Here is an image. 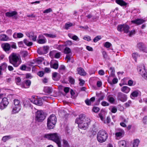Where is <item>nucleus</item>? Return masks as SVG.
I'll use <instances>...</instances> for the list:
<instances>
[{
    "mask_svg": "<svg viewBox=\"0 0 147 147\" xmlns=\"http://www.w3.org/2000/svg\"><path fill=\"white\" fill-rule=\"evenodd\" d=\"M75 123L78 124V127L80 129L85 130L88 128V123L86 120L84 114H80L79 117L76 119Z\"/></svg>",
    "mask_w": 147,
    "mask_h": 147,
    "instance_id": "f257e3e1",
    "label": "nucleus"
},
{
    "mask_svg": "<svg viewBox=\"0 0 147 147\" xmlns=\"http://www.w3.org/2000/svg\"><path fill=\"white\" fill-rule=\"evenodd\" d=\"M9 62L15 67H17L21 63L20 56L18 54L12 53L9 56Z\"/></svg>",
    "mask_w": 147,
    "mask_h": 147,
    "instance_id": "f03ea898",
    "label": "nucleus"
},
{
    "mask_svg": "<svg viewBox=\"0 0 147 147\" xmlns=\"http://www.w3.org/2000/svg\"><path fill=\"white\" fill-rule=\"evenodd\" d=\"M45 137L55 142L58 147H61V139L60 135L57 133L49 134L45 135Z\"/></svg>",
    "mask_w": 147,
    "mask_h": 147,
    "instance_id": "7ed1b4c3",
    "label": "nucleus"
},
{
    "mask_svg": "<svg viewBox=\"0 0 147 147\" xmlns=\"http://www.w3.org/2000/svg\"><path fill=\"white\" fill-rule=\"evenodd\" d=\"M57 121V118L55 116L52 115L50 116L47 120V126L49 129H53L55 127Z\"/></svg>",
    "mask_w": 147,
    "mask_h": 147,
    "instance_id": "20e7f679",
    "label": "nucleus"
},
{
    "mask_svg": "<svg viewBox=\"0 0 147 147\" xmlns=\"http://www.w3.org/2000/svg\"><path fill=\"white\" fill-rule=\"evenodd\" d=\"M107 134L104 130L99 131L97 134V138L98 142L100 143L105 142L107 138Z\"/></svg>",
    "mask_w": 147,
    "mask_h": 147,
    "instance_id": "39448f33",
    "label": "nucleus"
},
{
    "mask_svg": "<svg viewBox=\"0 0 147 147\" xmlns=\"http://www.w3.org/2000/svg\"><path fill=\"white\" fill-rule=\"evenodd\" d=\"M14 106L13 107L12 113H18L20 111L21 107L20 101L18 99H15L13 101Z\"/></svg>",
    "mask_w": 147,
    "mask_h": 147,
    "instance_id": "423d86ee",
    "label": "nucleus"
},
{
    "mask_svg": "<svg viewBox=\"0 0 147 147\" xmlns=\"http://www.w3.org/2000/svg\"><path fill=\"white\" fill-rule=\"evenodd\" d=\"M137 69L139 74L147 81V70L145 69L144 65H140L138 67Z\"/></svg>",
    "mask_w": 147,
    "mask_h": 147,
    "instance_id": "0eeeda50",
    "label": "nucleus"
},
{
    "mask_svg": "<svg viewBox=\"0 0 147 147\" xmlns=\"http://www.w3.org/2000/svg\"><path fill=\"white\" fill-rule=\"evenodd\" d=\"M129 26L125 24L119 25L117 27V30L119 31L123 32L126 33L129 32Z\"/></svg>",
    "mask_w": 147,
    "mask_h": 147,
    "instance_id": "6e6552de",
    "label": "nucleus"
},
{
    "mask_svg": "<svg viewBox=\"0 0 147 147\" xmlns=\"http://www.w3.org/2000/svg\"><path fill=\"white\" fill-rule=\"evenodd\" d=\"M46 115L42 110L37 111V122H42L45 119Z\"/></svg>",
    "mask_w": 147,
    "mask_h": 147,
    "instance_id": "1a4fd4ad",
    "label": "nucleus"
},
{
    "mask_svg": "<svg viewBox=\"0 0 147 147\" xmlns=\"http://www.w3.org/2000/svg\"><path fill=\"white\" fill-rule=\"evenodd\" d=\"M49 49V46H44L42 48H38L37 50V53L40 55L46 54L48 52Z\"/></svg>",
    "mask_w": 147,
    "mask_h": 147,
    "instance_id": "9d476101",
    "label": "nucleus"
},
{
    "mask_svg": "<svg viewBox=\"0 0 147 147\" xmlns=\"http://www.w3.org/2000/svg\"><path fill=\"white\" fill-rule=\"evenodd\" d=\"M117 99L122 102L126 101L127 99L126 95L121 92H119L117 94Z\"/></svg>",
    "mask_w": 147,
    "mask_h": 147,
    "instance_id": "9b49d317",
    "label": "nucleus"
},
{
    "mask_svg": "<svg viewBox=\"0 0 147 147\" xmlns=\"http://www.w3.org/2000/svg\"><path fill=\"white\" fill-rule=\"evenodd\" d=\"M9 104L7 99L5 97L3 98L0 103V109L3 110Z\"/></svg>",
    "mask_w": 147,
    "mask_h": 147,
    "instance_id": "f8f14e48",
    "label": "nucleus"
},
{
    "mask_svg": "<svg viewBox=\"0 0 147 147\" xmlns=\"http://www.w3.org/2000/svg\"><path fill=\"white\" fill-rule=\"evenodd\" d=\"M137 47L141 51L147 53V48L144 44L142 42H139L137 44Z\"/></svg>",
    "mask_w": 147,
    "mask_h": 147,
    "instance_id": "ddd939ff",
    "label": "nucleus"
},
{
    "mask_svg": "<svg viewBox=\"0 0 147 147\" xmlns=\"http://www.w3.org/2000/svg\"><path fill=\"white\" fill-rule=\"evenodd\" d=\"M124 134V131L122 129H120L115 134L116 139L119 140L123 136Z\"/></svg>",
    "mask_w": 147,
    "mask_h": 147,
    "instance_id": "4468645a",
    "label": "nucleus"
},
{
    "mask_svg": "<svg viewBox=\"0 0 147 147\" xmlns=\"http://www.w3.org/2000/svg\"><path fill=\"white\" fill-rule=\"evenodd\" d=\"M38 38V39L37 40V42L39 44H44L47 42L46 38L42 35H39Z\"/></svg>",
    "mask_w": 147,
    "mask_h": 147,
    "instance_id": "2eb2a0df",
    "label": "nucleus"
},
{
    "mask_svg": "<svg viewBox=\"0 0 147 147\" xmlns=\"http://www.w3.org/2000/svg\"><path fill=\"white\" fill-rule=\"evenodd\" d=\"M17 12L15 11H12L11 12H7L5 13L6 16L9 17H13L15 19H17Z\"/></svg>",
    "mask_w": 147,
    "mask_h": 147,
    "instance_id": "dca6fc26",
    "label": "nucleus"
},
{
    "mask_svg": "<svg viewBox=\"0 0 147 147\" xmlns=\"http://www.w3.org/2000/svg\"><path fill=\"white\" fill-rule=\"evenodd\" d=\"M145 22V20L143 19H136L134 20H132L131 22L132 23L137 25L141 24Z\"/></svg>",
    "mask_w": 147,
    "mask_h": 147,
    "instance_id": "f3484780",
    "label": "nucleus"
},
{
    "mask_svg": "<svg viewBox=\"0 0 147 147\" xmlns=\"http://www.w3.org/2000/svg\"><path fill=\"white\" fill-rule=\"evenodd\" d=\"M1 47L5 51H9L10 49V46L8 43H5L2 44Z\"/></svg>",
    "mask_w": 147,
    "mask_h": 147,
    "instance_id": "a211bd4d",
    "label": "nucleus"
},
{
    "mask_svg": "<svg viewBox=\"0 0 147 147\" xmlns=\"http://www.w3.org/2000/svg\"><path fill=\"white\" fill-rule=\"evenodd\" d=\"M26 36L29 38H31L32 40L34 41H35L36 39V36H34V34L32 32H27L26 33Z\"/></svg>",
    "mask_w": 147,
    "mask_h": 147,
    "instance_id": "6ab92c4d",
    "label": "nucleus"
},
{
    "mask_svg": "<svg viewBox=\"0 0 147 147\" xmlns=\"http://www.w3.org/2000/svg\"><path fill=\"white\" fill-rule=\"evenodd\" d=\"M121 91L127 94L130 90V88L127 86H123L121 88Z\"/></svg>",
    "mask_w": 147,
    "mask_h": 147,
    "instance_id": "aec40b11",
    "label": "nucleus"
},
{
    "mask_svg": "<svg viewBox=\"0 0 147 147\" xmlns=\"http://www.w3.org/2000/svg\"><path fill=\"white\" fill-rule=\"evenodd\" d=\"M9 39V37L5 34L0 35V40L3 41H6Z\"/></svg>",
    "mask_w": 147,
    "mask_h": 147,
    "instance_id": "412c9836",
    "label": "nucleus"
},
{
    "mask_svg": "<svg viewBox=\"0 0 147 147\" xmlns=\"http://www.w3.org/2000/svg\"><path fill=\"white\" fill-rule=\"evenodd\" d=\"M77 71L78 74L81 75L85 76L86 74V73L85 72L84 70L81 67L78 68Z\"/></svg>",
    "mask_w": 147,
    "mask_h": 147,
    "instance_id": "4be33fe9",
    "label": "nucleus"
},
{
    "mask_svg": "<svg viewBox=\"0 0 147 147\" xmlns=\"http://www.w3.org/2000/svg\"><path fill=\"white\" fill-rule=\"evenodd\" d=\"M108 73L110 74L109 77H114L115 76V70L114 67H111L109 69V71H108Z\"/></svg>",
    "mask_w": 147,
    "mask_h": 147,
    "instance_id": "5701e85b",
    "label": "nucleus"
},
{
    "mask_svg": "<svg viewBox=\"0 0 147 147\" xmlns=\"http://www.w3.org/2000/svg\"><path fill=\"white\" fill-rule=\"evenodd\" d=\"M116 3L121 6H125L127 5L126 3L123 0H116Z\"/></svg>",
    "mask_w": 147,
    "mask_h": 147,
    "instance_id": "b1692460",
    "label": "nucleus"
},
{
    "mask_svg": "<svg viewBox=\"0 0 147 147\" xmlns=\"http://www.w3.org/2000/svg\"><path fill=\"white\" fill-rule=\"evenodd\" d=\"M139 92L137 91L133 92L130 95V97L132 99H134V98L138 96Z\"/></svg>",
    "mask_w": 147,
    "mask_h": 147,
    "instance_id": "393cba45",
    "label": "nucleus"
},
{
    "mask_svg": "<svg viewBox=\"0 0 147 147\" xmlns=\"http://www.w3.org/2000/svg\"><path fill=\"white\" fill-rule=\"evenodd\" d=\"M25 85H24L23 87L25 88H28L30 85L31 82L30 80H27L24 81Z\"/></svg>",
    "mask_w": 147,
    "mask_h": 147,
    "instance_id": "a878e982",
    "label": "nucleus"
},
{
    "mask_svg": "<svg viewBox=\"0 0 147 147\" xmlns=\"http://www.w3.org/2000/svg\"><path fill=\"white\" fill-rule=\"evenodd\" d=\"M140 143V140L138 139H134L133 143V146L134 147H137Z\"/></svg>",
    "mask_w": 147,
    "mask_h": 147,
    "instance_id": "bb28decb",
    "label": "nucleus"
},
{
    "mask_svg": "<svg viewBox=\"0 0 147 147\" xmlns=\"http://www.w3.org/2000/svg\"><path fill=\"white\" fill-rule=\"evenodd\" d=\"M44 90L45 92L50 94L52 92V90L51 88L49 87H45L44 88Z\"/></svg>",
    "mask_w": 147,
    "mask_h": 147,
    "instance_id": "cd10ccee",
    "label": "nucleus"
},
{
    "mask_svg": "<svg viewBox=\"0 0 147 147\" xmlns=\"http://www.w3.org/2000/svg\"><path fill=\"white\" fill-rule=\"evenodd\" d=\"M140 56L137 53H134L132 54V57L136 62L137 61V58Z\"/></svg>",
    "mask_w": 147,
    "mask_h": 147,
    "instance_id": "c85d7f7f",
    "label": "nucleus"
},
{
    "mask_svg": "<svg viewBox=\"0 0 147 147\" xmlns=\"http://www.w3.org/2000/svg\"><path fill=\"white\" fill-rule=\"evenodd\" d=\"M23 34L21 33H18L17 34H14L13 35V37L14 38H21L23 37Z\"/></svg>",
    "mask_w": 147,
    "mask_h": 147,
    "instance_id": "c756f323",
    "label": "nucleus"
},
{
    "mask_svg": "<svg viewBox=\"0 0 147 147\" xmlns=\"http://www.w3.org/2000/svg\"><path fill=\"white\" fill-rule=\"evenodd\" d=\"M44 35L47 37H49L51 38H54L56 36L55 34H51L45 33L44 34Z\"/></svg>",
    "mask_w": 147,
    "mask_h": 147,
    "instance_id": "7c9ffc66",
    "label": "nucleus"
},
{
    "mask_svg": "<svg viewBox=\"0 0 147 147\" xmlns=\"http://www.w3.org/2000/svg\"><path fill=\"white\" fill-rule=\"evenodd\" d=\"M126 144V142L124 140L120 141L118 142L119 145L121 147H123L125 146Z\"/></svg>",
    "mask_w": 147,
    "mask_h": 147,
    "instance_id": "2f4dec72",
    "label": "nucleus"
},
{
    "mask_svg": "<svg viewBox=\"0 0 147 147\" xmlns=\"http://www.w3.org/2000/svg\"><path fill=\"white\" fill-rule=\"evenodd\" d=\"M30 101L36 106L37 105V100L35 98V96H32V98L31 99Z\"/></svg>",
    "mask_w": 147,
    "mask_h": 147,
    "instance_id": "473e14b6",
    "label": "nucleus"
},
{
    "mask_svg": "<svg viewBox=\"0 0 147 147\" xmlns=\"http://www.w3.org/2000/svg\"><path fill=\"white\" fill-rule=\"evenodd\" d=\"M36 60L35 59V60H33L32 61L28 62V65L30 66H31L34 67L36 65H35V64H36Z\"/></svg>",
    "mask_w": 147,
    "mask_h": 147,
    "instance_id": "72a5a7b5",
    "label": "nucleus"
},
{
    "mask_svg": "<svg viewBox=\"0 0 147 147\" xmlns=\"http://www.w3.org/2000/svg\"><path fill=\"white\" fill-rule=\"evenodd\" d=\"M11 138L12 137L10 135L5 136L3 137L2 140L4 142H5Z\"/></svg>",
    "mask_w": 147,
    "mask_h": 147,
    "instance_id": "f704fd0d",
    "label": "nucleus"
},
{
    "mask_svg": "<svg viewBox=\"0 0 147 147\" xmlns=\"http://www.w3.org/2000/svg\"><path fill=\"white\" fill-rule=\"evenodd\" d=\"M51 66L52 68L55 69H57L58 67V62H56L53 64H51Z\"/></svg>",
    "mask_w": 147,
    "mask_h": 147,
    "instance_id": "c9c22d12",
    "label": "nucleus"
},
{
    "mask_svg": "<svg viewBox=\"0 0 147 147\" xmlns=\"http://www.w3.org/2000/svg\"><path fill=\"white\" fill-rule=\"evenodd\" d=\"M72 23L69 22H68L65 24V28L66 30H68L70 27L74 26Z\"/></svg>",
    "mask_w": 147,
    "mask_h": 147,
    "instance_id": "e433bc0d",
    "label": "nucleus"
},
{
    "mask_svg": "<svg viewBox=\"0 0 147 147\" xmlns=\"http://www.w3.org/2000/svg\"><path fill=\"white\" fill-rule=\"evenodd\" d=\"M63 147H69L67 141L65 140H63Z\"/></svg>",
    "mask_w": 147,
    "mask_h": 147,
    "instance_id": "4c0bfd02",
    "label": "nucleus"
},
{
    "mask_svg": "<svg viewBox=\"0 0 147 147\" xmlns=\"http://www.w3.org/2000/svg\"><path fill=\"white\" fill-rule=\"evenodd\" d=\"M24 42L25 45L28 46H31L32 44V42H29L26 39L24 40Z\"/></svg>",
    "mask_w": 147,
    "mask_h": 147,
    "instance_id": "58836bf2",
    "label": "nucleus"
},
{
    "mask_svg": "<svg viewBox=\"0 0 147 147\" xmlns=\"http://www.w3.org/2000/svg\"><path fill=\"white\" fill-rule=\"evenodd\" d=\"M56 53V51H51L49 53V55L50 57L51 58H54Z\"/></svg>",
    "mask_w": 147,
    "mask_h": 147,
    "instance_id": "ea45409f",
    "label": "nucleus"
},
{
    "mask_svg": "<svg viewBox=\"0 0 147 147\" xmlns=\"http://www.w3.org/2000/svg\"><path fill=\"white\" fill-rule=\"evenodd\" d=\"M7 67V65L5 63H2L1 65L0 66V67L3 70H5L6 69Z\"/></svg>",
    "mask_w": 147,
    "mask_h": 147,
    "instance_id": "a19ab883",
    "label": "nucleus"
},
{
    "mask_svg": "<svg viewBox=\"0 0 147 147\" xmlns=\"http://www.w3.org/2000/svg\"><path fill=\"white\" fill-rule=\"evenodd\" d=\"M107 99L111 103L115 101V99L114 98L109 96L107 97Z\"/></svg>",
    "mask_w": 147,
    "mask_h": 147,
    "instance_id": "79ce46f5",
    "label": "nucleus"
},
{
    "mask_svg": "<svg viewBox=\"0 0 147 147\" xmlns=\"http://www.w3.org/2000/svg\"><path fill=\"white\" fill-rule=\"evenodd\" d=\"M104 47L107 48H109L112 45L109 42H107L103 44Z\"/></svg>",
    "mask_w": 147,
    "mask_h": 147,
    "instance_id": "37998d69",
    "label": "nucleus"
},
{
    "mask_svg": "<svg viewBox=\"0 0 147 147\" xmlns=\"http://www.w3.org/2000/svg\"><path fill=\"white\" fill-rule=\"evenodd\" d=\"M64 47V45H57L56 46V48L58 50L61 51L63 49Z\"/></svg>",
    "mask_w": 147,
    "mask_h": 147,
    "instance_id": "c03bdc74",
    "label": "nucleus"
},
{
    "mask_svg": "<svg viewBox=\"0 0 147 147\" xmlns=\"http://www.w3.org/2000/svg\"><path fill=\"white\" fill-rule=\"evenodd\" d=\"M24 106L26 107H30V105L29 101H24Z\"/></svg>",
    "mask_w": 147,
    "mask_h": 147,
    "instance_id": "a18cd8bd",
    "label": "nucleus"
},
{
    "mask_svg": "<svg viewBox=\"0 0 147 147\" xmlns=\"http://www.w3.org/2000/svg\"><path fill=\"white\" fill-rule=\"evenodd\" d=\"M64 46H70L72 44V42L71 41L67 40L65 42Z\"/></svg>",
    "mask_w": 147,
    "mask_h": 147,
    "instance_id": "49530a36",
    "label": "nucleus"
},
{
    "mask_svg": "<svg viewBox=\"0 0 147 147\" xmlns=\"http://www.w3.org/2000/svg\"><path fill=\"white\" fill-rule=\"evenodd\" d=\"M101 38V37L100 36H97L96 37L93 39V41L94 42H97Z\"/></svg>",
    "mask_w": 147,
    "mask_h": 147,
    "instance_id": "de8ad7c7",
    "label": "nucleus"
},
{
    "mask_svg": "<svg viewBox=\"0 0 147 147\" xmlns=\"http://www.w3.org/2000/svg\"><path fill=\"white\" fill-rule=\"evenodd\" d=\"M71 52L70 49L68 47H66L64 50V53L66 54H68Z\"/></svg>",
    "mask_w": 147,
    "mask_h": 147,
    "instance_id": "09e8293b",
    "label": "nucleus"
},
{
    "mask_svg": "<svg viewBox=\"0 0 147 147\" xmlns=\"http://www.w3.org/2000/svg\"><path fill=\"white\" fill-rule=\"evenodd\" d=\"M59 75L58 73L57 72H54L52 74V77L53 79L55 80H57L55 79V78L58 75Z\"/></svg>",
    "mask_w": 147,
    "mask_h": 147,
    "instance_id": "8fccbe9b",
    "label": "nucleus"
},
{
    "mask_svg": "<svg viewBox=\"0 0 147 147\" xmlns=\"http://www.w3.org/2000/svg\"><path fill=\"white\" fill-rule=\"evenodd\" d=\"M99 108L98 107H94L92 109L93 111L95 113L98 112L99 111Z\"/></svg>",
    "mask_w": 147,
    "mask_h": 147,
    "instance_id": "3c124183",
    "label": "nucleus"
},
{
    "mask_svg": "<svg viewBox=\"0 0 147 147\" xmlns=\"http://www.w3.org/2000/svg\"><path fill=\"white\" fill-rule=\"evenodd\" d=\"M21 80V79L20 77H17L16 79V82L17 85H19L20 84Z\"/></svg>",
    "mask_w": 147,
    "mask_h": 147,
    "instance_id": "603ef678",
    "label": "nucleus"
},
{
    "mask_svg": "<svg viewBox=\"0 0 147 147\" xmlns=\"http://www.w3.org/2000/svg\"><path fill=\"white\" fill-rule=\"evenodd\" d=\"M52 11V9L51 8H49L43 11V13H48Z\"/></svg>",
    "mask_w": 147,
    "mask_h": 147,
    "instance_id": "864d4df0",
    "label": "nucleus"
},
{
    "mask_svg": "<svg viewBox=\"0 0 147 147\" xmlns=\"http://www.w3.org/2000/svg\"><path fill=\"white\" fill-rule=\"evenodd\" d=\"M83 39L85 40L89 41L91 40L90 37L88 36H86L83 37Z\"/></svg>",
    "mask_w": 147,
    "mask_h": 147,
    "instance_id": "5fc2aeb1",
    "label": "nucleus"
},
{
    "mask_svg": "<svg viewBox=\"0 0 147 147\" xmlns=\"http://www.w3.org/2000/svg\"><path fill=\"white\" fill-rule=\"evenodd\" d=\"M80 81L79 84L80 86H83L85 83V81L83 80L80 78L79 79Z\"/></svg>",
    "mask_w": 147,
    "mask_h": 147,
    "instance_id": "6e6d98bb",
    "label": "nucleus"
},
{
    "mask_svg": "<svg viewBox=\"0 0 147 147\" xmlns=\"http://www.w3.org/2000/svg\"><path fill=\"white\" fill-rule=\"evenodd\" d=\"M65 67L64 65H61L59 67V72H60L61 70H65Z\"/></svg>",
    "mask_w": 147,
    "mask_h": 147,
    "instance_id": "4d7b16f0",
    "label": "nucleus"
},
{
    "mask_svg": "<svg viewBox=\"0 0 147 147\" xmlns=\"http://www.w3.org/2000/svg\"><path fill=\"white\" fill-rule=\"evenodd\" d=\"M131 103V101L130 100H129L127 102L125 103V105L126 107H128L130 106Z\"/></svg>",
    "mask_w": 147,
    "mask_h": 147,
    "instance_id": "13d9d810",
    "label": "nucleus"
},
{
    "mask_svg": "<svg viewBox=\"0 0 147 147\" xmlns=\"http://www.w3.org/2000/svg\"><path fill=\"white\" fill-rule=\"evenodd\" d=\"M69 82L71 84H74V83L75 81L74 79L71 77H69Z\"/></svg>",
    "mask_w": 147,
    "mask_h": 147,
    "instance_id": "bf43d9fd",
    "label": "nucleus"
},
{
    "mask_svg": "<svg viewBox=\"0 0 147 147\" xmlns=\"http://www.w3.org/2000/svg\"><path fill=\"white\" fill-rule=\"evenodd\" d=\"M128 85L130 86H133V81L132 80H129L128 82Z\"/></svg>",
    "mask_w": 147,
    "mask_h": 147,
    "instance_id": "052dcab7",
    "label": "nucleus"
},
{
    "mask_svg": "<svg viewBox=\"0 0 147 147\" xmlns=\"http://www.w3.org/2000/svg\"><path fill=\"white\" fill-rule=\"evenodd\" d=\"M142 121L144 124H146L147 123V116H145L143 117Z\"/></svg>",
    "mask_w": 147,
    "mask_h": 147,
    "instance_id": "680f3d73",
    "label": "nucleus"
},
{
    "mask_svg": "<svg viewBox=\"0 0 147 147\" xmlns=\"http://www.w3.org/2000/svg\"><path fill=\"white\" fill-rule=\"evenodd\" d=\"M42 104V102L40 99H37V105L41 106Z\"/></svg>",
    "mask_w": 147,
    "mask_h": 147,
    "instance_id": "e2e57ef3",
    "label": "nucleus"
},
{
    "mask_svg": "<svg viewBox=\"0 0 147 147\" xmlns=\"http://www.w3.org/2000/svg\"><path fill=\"white\" fill-rule=\"evenodd\" d=\"M85 102L86 104L87 105H91V102L89 99H86L85 100Z\"/></svg>",
    "mask_w": 147,
    "mask_h": 147,
    "instance_id": "0e129e2a",
    "label": "nucleus"
},
{
    "mask_svg": "<svg viewBox=\"0 0 147 147\" xmlns=\"http://www.w3.org/2000/svg\"><path fill=\"white\" fill-rule=\"evenodd\" d=\"M22 54L24 57H26L28 55V53L26 51H24L22 52Z\"/></svg>",
    "mask_w": 147,
    "mask_h": 147,
    "instance_id": "69168bd1",
    "label": "nucleus"
},
{
    "mask_svg": "<svg viewBox=\"0 0 147 147\" xmlns=\"http://www.w3.org/2000/svg\"><path fill=\"white\" fill-rule=\"evenodd\" d=\"M117 109L115 107H113L111 109V112L113 113H115L117 111Z\"/></svg>",
    "mask_w": 147,
    "mask_h": 147,
    "instance_id": "338daca9",
    "label": "nucleus"
},
{
    "mask_svg": "<svg viewBox=\"0 0 147 147\" xmlns=\"http://www.w3.org/2000/svg\"><path fill=\"white\" fill-rule=\"evenodd\" d=\"M101 105L104 106H108L109 103L106 101H103L101 102Z\"/></svg>",
    "mask_w": 147,
    "mask_h": 147,
    "instance_id": "774afa93",
    "label": "nucleus"
}]
</instances>
